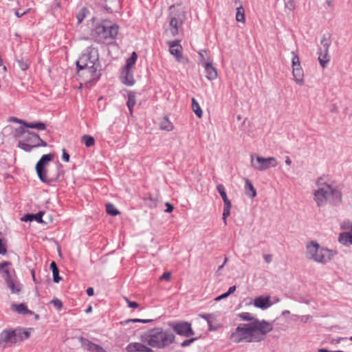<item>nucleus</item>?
I'll use <instances>...</instances> for the list:
<instances>
[{
    "label": "nucleus",
    "instance_id": "obj_51",
    "mask_svg": "<svg viewBox=\"0 0 352 352\" xmlns=\"http://www.w3.org/2000/svg\"><path fill=\"white\" fill-rule=\"evenodd\" d=\"M171 273L170 272H164L160 277L161 280H165L168 281L170 278Z\"/></svg>",
    "mask_w": 352,
    "mask_h": 352
},
{
    "label": "nucleus",
    "instance_id": "obj_56",
    "mask_svg": "<svg viewBox=\"0 0 352 352\" xmlns=\"http://www.w3.org/2000/svg\"><path fill=\"white\" fill-rule=\"evenodd\" d=\"M199 316L200 318L206 320L207 321V323L208 322V321H210V314H200Z\"/></svg>",
    "mask_w": 352,
    "mask_h": 352
},
{
    "label": "nucleus",
    "instance_id": "obj_3",
    "mask_svg": "<svg viewBox=\"0 0 352 352\" xmlns=\"http://www.w3.org/2000/svg\"><path fill=\"white\" fill-rule=\"evenodd\" d=\"M317 185L318 189L314 192V200L318 207L324 206L327 202L335 206L342 203V192L337 186L327 183L323 177L318 178Z\"/></svg>",
    "mask_w": 352,
    "mask_h": 352
},
{
    "label": "nucleus",
    "instance_id": "obj_40",
    "mask_svg": "<svg viewBox=\"0 0 352 352\" xmlns=\"http://www.w3.org/2000/svg\"><path fill=\"white\" fill-rule=\"evenodd\" d=\"M236 20L238 22H242V23H244L245 21V12H244V10H243L242 6H240L236 9Z\"/></svg>",
    "mask_w": 352,
    "mask_h": 352
},
{
    "label": "nucleus",
    "instance_id": "obj_58",
    "mask_svg": "<svg viewBox=\"0 0 352 352\" xmlns=\"http://www.w3.org/2000/svg\"><path fill=\"white\" fill-rule=\"evenodd\" d=\"M236 288V286H235V285L230 287L228 289V292H226V294L228 295V296H229L230 294H233V293L235 292Z\"/></svg>",
    "mask_w": 352,
    "mask_h": 352
},
{
    "label": "nucleus",
    "instance_id": "obj_15",
    "mask_svg": "<svg viewBox=\"0 0 352 352\" xmlns=\"http://www.w3.org/2000/svg\"><path fill=\"white\" fill-rule=\"evenodd\" d=\"M127 352H153V350L140 342H131L126 347Z\"/></svg>",
    "mask_w": 352,
    "mask_h": 352
},
{
    "label": "nucleus",
    "instance_id": "obj_26",
    "mask_svg": "<svg viewBox=\"0 0 352 352\" xmlns=\"http://www.w3.org/2000/svg\"><path fill=\"white\" fill-rule=\"evenodd\" d=\"M11 263L8 261H5L3 263H0V273L3 275V277L5 279V281L8 280L9 279L12 278L10 272L8 269L6 268L8 265H10Z\"/></svg>",
    "mask_w": 352,
    "mask_h": 352
},
{
    "label": "nucleus",
    "instance_id": "obj_38",
    "mask_svg": "<svg viewBox=\"0 0 352 352\" xmlns=\"http://www.w3.org/2000/svg\"><path fill=\"white\" fill-rule=\"evenodd\" d=\"M106 212L108 214L113 217L118 215L120 213L118 210L111 203H107L106 204Z\"/></svg>",
    "mask_w": 352,
    "mask_h": 352
},
{
    "label": "nucleus",
    "instance_id": "obj_39",
    "mask_svg": "<svg viewBox=\"0 0 352 352\" xmlns=\"http://www.w3.org/2000/svg\"><path fill=\"white\" fill-rule=\"evenodd\" d=\"M145 204L150 207V208H154L157 206V200L156 198L153 197L151 195H148V196H146L144 198Z\"/></svg>",
    "mask_w": 352,
    "mask_h": 352
},
{
    "label": "nucleus",
    "instance_id": "obj_18",
    "mask_svg": "<svg viewBox=\"0 0 352 352\" xmlns=\"http://www.w3.org/2000/svg\"><path fill=\"white\" fill-rule=\"evenodd\" d=\"M43 214L44 212L43 211H39L36 214L28 213L21 217V220L25 222L36 221L38 223H43Z\"/></svg>",
    "mask_w": 352,
    "mask_h": 352
},
{
    "label": "nucleus",
    "instance_id": "obj_25",
    "mask_svg": "<svg viewBox=\"0 0 352 352\" xmlns=\"http://www.w3.org/2000/svg\"><path fill=\"white\" fill-rule=\"evenodd\" d=\"M331 35L329 33L324 34L320 40V47L318 49H322L323 51L329 52V46L331 45Z\"/></svg>",
    "mask_w": 352,
    "mask_h": 352
},
{
    "label": "nucleus",
    "instance_id": "obj_53",
    "mask_svg": "<svg viewBox=\"0 0 352 352\" xmlns=\"http://www.w3.org/2000/svg\"><path fill=\"white\" fill-rule=\"evenodd\" d=\"M91 352H107L101 346L96 344L94 350Z\"/></svg>",
    "mask_w": 352,
    "mask_h": 352
},
{
    "label": "nucleus",
    "instance_id": "obj_43",
    "mask_svg": "<svg viewBox=\"0 0 352 352\" xmlns=\"http://www.w3.org/2000/svg\"><path fill=\"white\" fill-rule=\"evenodd\" d=\"M153 320H146V319H138V318H134V319H127L124 321H122L120 323L123 325L127 324L130 322H141V323H148L153 322Z\"/></svg>",
    "mask_w": 352,
    "mask_h": 352
},
{
    "label": "nucleus",
    "instance_id": "obj_47",
    "mask_svg": "<svg viewBox=\"0 0 352 352\" xmlns=\"http://www.w3.org/2000/svg\"><path fill=\"white\" fill-rule=\"evenodd\" d=\"M285 8L289 9L291 11H293L296 8V4L294 3V0H288L285 3Z\"/></svg>",
    "mask_w": 352,
    "mask_h": 352
},
{
    "label": "nucleus",
    "instance_id": "obj_8",
    "mask_svg": "<svg viewBox=\"0 0 352 352\" xmlns=\"http://www.w3.org/2000/svg\"><path fill=\"white\" fill-rule=\"evenodd\" d=\"M54 155L51 153L43 155L36 164V171L39 179L45 184H50L52 182L58 179L60 174L63 172V165L60 163L56 164L57 174L55 177L48 178L47 176L45 166L53 159Z\"/></svg>",
    "mask_w": 352,
    "mask_h": 352
},
{
    "label": "nucleus",
    "instance_id": "obj_27",
    "mask_svg": "<svg viewBox=\"0 0 352 352\" xmlns=\"http://www.w3.org/2000/svg\"><path fill=\"white\" fill-rule=\"evenodd\" d=\"M338 241L340 243L346 246L352 245V234L347 232L340 233Z\"/></svg>",
    "mask_w": 352,
    "mask_h": 352
},
{
    "label": "nucleus",
    "instance_id": "obj_44",
    "mask_svg": "<svg viewBox=\"0 0 352 352\" xmlns=\"http://www.w3.org/2000/svg\"><path fill=\"white\" fill-rule=\"evenodd\" d=\"M34 140H36V144H34V148H38L40 146H47V144L46 142H45L43 140H42L39 135H35Z\"/></svg>",
    "mask_w": 352,
    "mask_h": 352
},
{
    "label": "nucleus",
    "instance_id": "obj_5",
    "mask_svg": "<svg viewBox=\"0 0 352 352\" xmlns=\"http://www.w3.org/2000/svg\"><path fill=\"white\" fill-rule=\"evenodd\" d=\"M119 26L116 24H111L104 21L98 24L92 31L91 35L98 43L112 44L115 41L118 34Z\"/></svg>",
    "mask_w": 352,
    "mask_h": 352
},
{
    "label": "nucleus",
    "instance_id": "obj_42",
    "mask_svg": "<svg viewBox=\"0 0 352 352\" xmlns=\"http://www.w3.org/2000/svg\"><path fill=\"white\" fill-rule=\"evenodd\" d=\"M238 316L245 321H251V322H254V320H258V318H255L252 314L249 312H242L238 314Z\"/></svg>",
    "mask_w": 352,
    "mask_h": 352
},
{
    "label": "nucleus",
    "instance_id": "obj_11",
    "mask_svg": "<svg viewBox=\"0 0 352 352\" xmlns=\"http://www.w3.org/2000/svg\"><path fill=\"white\" fill-rule=\"evenodd\" d=\"M172 327L173 331L179 336L190 337L195 335V332L191 327V324L188 322L175 323Z\"/></svg>",
    "mask_w": 352,
    "mask_h": 352
},
{
    "label": "nucleus",
    "instance_id": "obj_29",
    "mask_svg": "<svg viewBox=\"0 0 352 352\" xmlns=\"http://www.w3.org/2000/svg\"><path fill=\"white\" fill-rule=\"evenodd\" d=\"M78 340L81 344L82 347L90 352H91L94 350V349L96 344L92 342L91 341H90L89 340L82 338V337H80L78 338Z\"/></svg>",
    "mask_w": 352,
    "mask_h": 352
},
{
    "label": "nucleus",
    "instance_id": "obj_19",
    "mask_svg": "<svg viewBox=\"0 0 352 352\" xmlns=\"http://www.w3.org/2000/svg\"><path fill=\"white\" fill-rule=\"evenodd\" d=\"M204 66L206 72V77L208 80H213L217 78V69L212 65L211 63H205Z\"/></svg>",
    "mask_w": 352,
    "mask_h": 352
},
{
    "label": "nucleus",
    "instance_id": "obj_59",
    "mask_svg": "<svg viewBox=\"0 0 352 352\" xmlns=\"http://www.w3.org/2000/svg\"><path fill=\"white\" fill-rule=\"evenodd\" d=\"M208 330L212 331H216L218 327H214L212 324V321H208Z\"/></svg>",
    "mask_w": 352,
    "mask_h": 352
},
{
    "label": "nucleus",
    "instance_id": "obj_46",
    "mask_svg": "<svg viewBox=\"0 0 352 352\" xmlns=\"http://www.w3.org/2000/svg\"><path fill=\"white\" fill-rule=\"evenodd\" d=\"M124 300L126 301L129 307L132 309H137L139 307V304L135 301H131L128 298L124 297Z\"/></svg>",
    "mask_w": 352,
    "mask_h": 352
},
{
    "label": "nucleus",
    "instance_id": "obj_4",
    "mask_svg": "<svg viewBox=\"0 0 352 352\" xmlns=\"http://www.w3.org/2000/svg\"><path fill=\"white\" fill-rule=\"evenodd\" d=\"M175 335L170 331L164 330L162 327H156L147 331L140 337L141 341L157 349H164L175 340Z\"/></svg>",
    "mask_w": 352,
    "mask_h": 352
},
{
    "label": "nucleus",
    "instance_id": "obj_49",
    "mask_svg": "<svg viewBox=\"0 0 352 352\" xmlns=\"http://www.w3.org/2000/svg\"><path fill=\"white\" fill-rule=\"evenodd\" d=\"M63 155H62V159L64 162H68L69 161L70 156L69 153L66 151L65 148H63L62 150Z\"/></svg>",
    "mask_w": 352,
    "mask_h": 352
},
{
    "label": "nucleus",
    "instance_id": "obj_20",
    "mask_svg": "<svg viewBox=\"0 0 352 352\" xmlns=\"http://www.w3.org/2000/svg\"><path fill=\"white\" fill-rule=\"evenodd\" d=\"M14 60L22 71L28 70L31 65V60L28 56H16Z\"/></svg>",
    "mask_w": 352,
    "mask_h": 352
},
{
    "label": "nucleus",
    "instance_id": "obj_63",
    "mask_svg": "<svg viewBox=\"0 0 352 352\" xmlns=\"http://www.w3.org/2000/svg\"><path fill=\"white\" fill-rule=\"evenodd\" d=\"M12 119L15 122L23 124L24 120H20V119H18L16 118H12Z\"/></svg>",
    "mask_w": 352,
    "mask_h": 352
},
{
    "label": "nucleus",
    "instance_id": "obj_7",
    "mask_svg": "<svg viewBox=\"0 0 352 352\" xmlns=\"http://www.w3.org/2000/svg\"><path fill=\"white\" fill-rule=\"evenodd\" d=\"M30 336L29 331L21 328L4 329L0 334V347L5 349L8 346L27 340Z\"/></svg>",
    "mask_w": 352,
    "mask_h": 352
},
{
    "label": "nucleus",
    "instance_id": "obj_1",
    "mask_svg": "<svg viewBox=\"0 0 352 352\" xmlns=\"http://www.w3.org/2000/svg\"><path fill=\"white\" fill-rule=\"evenodd\" d=\"M273 329L272 324L265 320H256L254 322L238 326L230 334L229 339L234 343L258 342Z\"/></svg>",
    "mask_w": 352,
    "mask_h": 352
},
{
    "label": "nucleus",
    "instance_id": "obj_28",
    "mask_svg": "<svg viewBox=\"0 0 352 352\" xmlns=\"http://www.w3.org/2000/svg\"><path fill=\"white\" fill-rule=\"evenodd\" d=\"M138 59V54L135 52H133L131 56L126 60V64L122 69L132 70Z\"/></svg>",
    "mask_w": 352,
    "mask_h": 352
},
{
    "label": "nucleus",
    "instance_id": "obj_12",
    "mask_svg": "<svg viewBox=\"0 0 352 352\" xmlns=\"http://www.w3.org/2000/svg\"><path fill=\"white\" fill-rule=\"evenodd\" d=\"M16 136L19 138L23 137V139L29 142V144L32 145L36 144V140H34L35 135H38V134L30 132L28 130H26L23 126H19L16 129Z\"/></svg>",
    "mask_w": 352,
    "mask_h": 352
},
{
    "label": "nucleus",
    "instance_id": "obj_33",
    "mask_svg": "<svg viewBox=\"0 0 352 352\" xmlns=\"http://www.w3.org/2000/svg\"><path fill=\"white\" fill-rule=\"evenodd\" d=\"M192 109L199 118H201L202 117V110L198 102L194 98H192Z\"/></svg>",
    "mask_w": 352,
    "mask_h": 352
},
{
    "label": "nucleus",
    "instance_id": "obj_24",
    "mask_svg": "<svg viewBox=\"0 0 352 352\" xmlns=\"http://www.w3.org/2000/svg\"><path fill=\"white\" fill-rule=\"evenodd\" d=\"M318 61L320 65L324 68L327 66V64L329 63L330 58L329 55V52L323 51L322 49H318Z\"/></svg>",
    "mask_w": 352,
    "mask_h": 352
},
{
    "label": "nucleus",
    "instance_id": "obj_62",
    "mask_svg": "<svg viewBox=\"0 0 352 352\" xmlns=\"http://www.w3.org/2000/svg\"><path fill=\"white\" fill-rule=\"evenodd\" d=\"M14 14H15L16 16H17L18 18H20L22 16H23L25 14H26V12H20L19 10H16Z\"/></svg>",
    "mask_w": 352,
    "mask_h": 352
},
{
    "label": "nucleus",
    "instance_id": "obj_54",
    "mask_svg": "<svg viewBox=\"0 0 352 352\" xmlns=\"http://www.w3.org/2000/svg\"><path fill=\"white\" fill-rule=\"evenodd\" d=\"M166 208L165 210V212H168V213L173 212V210L174 209L173 206L168 202L166 203Z\"/></svg>",
    "mask_w": 352,
    "mask_h": 352
},
{
    "label": "nucleus",
    "instance_id": "obj_41",
    "mask_svg": "<svg viewBox=\"0 0 352 352\" xmlns=\"http://www.w3.org/2000/svg\"><path fill=\"white\" fill-rule=\"evenodd\" d=\"M18 146L26 152H30L32 151L33 148H35L34 145L29 144L28 142L25 141L24 140H23V141H20L19 142Z\"/></svg>",
    "mask_w": 352,
    "mask_h": 352
},
{
    "label": "nucleus",
    "instance_id": "obj_23",
    "mask_svg": "<svg viewBox=\"0 0 352 352\" xmlns=\"http://www.w3.org/2000/svg\"><path fill=\"white\" fill-rule=\"evenodd\" d=\"M245 191L247 196L250 198H254L256 195V191L252 183L249 179H245Z\"/></svg>",
    "mask_w": 352,
    "mask_h": 352
},
{
    "label": "nucleus",
    "instance_id": "obj_21",
    "mask_svg": "<svg viewBox=\"0 0 352 352\" xmlns=\"http://www.w3.org/2000/svg\"><path fill=\"white\" fill-rule=\"evenodd\" d=\"M136 104V94L133 91H127V101L126 106L129 109V113L131 116L133 113V107Z\"/></svg>",
    "mask_w": 352,
    "mask_h": 352
},
{
    "label": "nucleus",
    "instance_id": "obj_57",
    "mask_svg": "<svg viewBox=\"0 0 352 352\" xmlns=\"http://www.w3.org/2000/svg\"><path fill=\"white\" fill-rule=\"evenodd\" d=\"M263 258L266 263H270L272 261V256L271 254H264Z\"/></svg>",
    "mask_w": 352,
    "mask_h": 352
},
{
    "label": "nucleus",
    "instance_id": "obj_60",
    "mask_svg": "<svg viewBox=\"0 0 352 352\" xmlns=\"http://www.w3.org/2000/svg\"><path fill=\"white\" fill-rule=\"evenodd\" d=\"M86 292H87V294L89 296H94V288H93V287H88V288L87 289Z\"/></svg>",
    "mask_w": 352,
    "mask_h": 352
},
{
    "label": "nucleus",
    "instance_id": "obj_22",
    "mask_svg": "<svg viewBox=\"0 0 352 352\" xmlns=\"http://www.w3.org/2000/svg\"><path fill=\"white\" fill-rule=\"evenodd\" d=\"M6 283L12 294H19L21 292V285L15 278L9 279Z\"/></svg>",
    "mask_w": 352,
    "mask_h": 352
},
{
    "label": "nucleus",
    "instance_id": "obj_32",
    "mask_svg": "<svg viewBox=\"0 0 352 352\" xmlns=\"http://www.w3.org/2000/svg\"><path fill=\"white\" fill-rule=\"evenodd\" d=\"M50 269L52 271L54 282L56 283H59L62 278L59 276L58 267L54 261L50 263Z\"/></svg>",
    "mask_w": 352,
    "mask_h": 352
},
{
    "label": "nucleus",
    "instance_id": "obj_64",
    "mask_svg": "<svg viewBox=\"0 0 352 352\" xmlns=\"http://www.w3.org/2000/svg\"><path fill=\"white\" fill-rule=\"evenodd\" d=\"M285 164L288 166L291 165L292 164V160L291 159L289 158V157L287 156L285 157Z\"/></svg>",
    "mask_w": 352,
    "mask_h": 352
},
{
    "label": "nucleus",
    "instance_id": "obj_6",
    "mask_svg": "<svg viewBox=\"0 0 352 352\" xmlns=\"http://www.w3.org/2000/svg\"><path fill=\"white\" fill-rule=\"evenodd\" d=\"M306 249L307 258L320 263H328L335 255V252L320 246L318 243L314 241L307 244Z\"/></svg>",
    "mask_w": 352,
    "mask_h": 352
},
{
    "label": "nucleus",
    "instance_id": "obj_17",
    "mask_svg": "<svg viewBox=\"0 0 352 352\" xmlns=\"http://www.w3.org/2000/svg\"><path fill=\"white\" fill-rule=\"evenodd\" d=\"M272 303L270 301V297H263L259 296L254 299V305L256 307L260 308L261 309H266L271 307Z\"/></svg>",
    "mask_w": 352,
    "mask_h": 352
},
{
    "label": "nucleus",
    "instance_id": "obj_14",
    "mask_svg": "<svg viewBox=\"0 0 352 352\" xmlns=\"http://www.w3.org/2000/svg\"><path fill=\"white\" fill-rule=\"evenodd\" d=\"M168 45L169 46L170 53L175 56L177 60H179L182 57V47L180 45L179 40L168 41Z\"/></svg>",
    "mask_w": 352,
    "mask_h": 352
},
{
    "label": "nucleus",
    "instance_id": "obj_2",
    "mask_svg": "<svg viewBox=\"0 0 352 352\" xmlns=\"http://www.w3.org/2000/svg\"><path fill=\"white\" fill-rule=\"evenodd\" d=\"M76 64L78 75L87 76V81L98 80L102 75L98 50L94 45L84 50Z\"/></svg>",
    "mask_w": 352,
    "mask_h": 352
},
{
    "label": "nucleus",
    "instance_id": "obj_45",
    "mask_svg": "<svg viewBox=\"0 0 352 352\" xmlns=\"http://www.w3.org/2000/svg\"><path fill=\"white\" fill-rule=\"evenodd\" d=\"M50 303L53 304V305L57 310H60L63 307V302H61L60 300L58 298H54L52 300Z\"/></svg>",
    "mask_w": 352,
    "mask_h": 352
},
{
    "label": "nucleus",
    "instance_id": "obj_30",
    "mask_svg": "<svg viewBox=\"0 0 352 352\" xmlns=\"http://www.w3.org/2000/svg\"><path fill=\"white\" fill-rule=\"evenodd\" d=\"M160 128L162 130L171 131L174 127L173 123L165 116L160 122Z\"/></svg>",
    "mask_w": 352,
    "mask_h": 352
},
{
    "label": "nucleus",
    "instance_id": "obj_52",
    "mask_svg": "<svg viewBox=\"0 0 352 352\" xmlns=\"http://www.w3.org/2000/svg\"><path fill=\"white\" fill-rule=\"evenodd\" d=\"M24 128L35 129V122H26L24 121L23 126Z\"/></svg>",
    "mask_w": 352,
    "mask_h": 352
},
{
    "label": "nucleus",
    "instance_id": "obj_16",
    "mask_svg": "<svg viewBox=\"0 0 352 352\" xmlns=\"http://www.w3.org/2000/svg\"><path fill=\"white\" fill-rule=\"evenodd\" d=\"M120 78L121 82L126 86H133L135 82L133 70L122 69Z\"/></svg>",
    "mask_w": 352,
    "mask_h": 352
},
{
    "label": "nucleus",
    "instance_id": "obj_34",
    "mask_svg": "<svg viewBox=\"0 0 352 352\" xmlns=\"http://www.w3.org/2000/svg\"><path fill=\"white\" fill-rule=\"evenodd\" d=\"M232 208V204L231 202L225 203L224 207H223V220L225 225L227 224V218L230 214V210Z\"/></svg>",
    "mask_w": 352,
    "mask_h": 352
},
{
    "label": "nucleus",
    "instance_id": "obj_55",
    "mask_svg": "<svg viewBox=\"0 0 352 352\" xmlns=\"http://www.w3.org/2000/svg\"><path fill=\"white\" fill-rule=\"evenodd\" d=\"M6 248L2 243V240L0 238V254H5L6 253Z\"/></svg>",
    "mask_w": 352,
    "mask_h": 352
},
{
    "label": "nucleus",
    "instance_id": "obj_50",
    "mask_svg": "<svg viewBox=\"0 0 352 352\" xmlns=\"http://www.w3.org/2000/svg\"><path fill=\"white\" fill-rule=\"evenodd\" d=\"M35 129L38 130H45L46 125L45 123L41 122H35Z\"/></svg>",
    "mask_w": 352,
    "mask_h": 352
},
{
    "label": "nucleus",
    "instance_id": "obj_9",
    "mask_svg": "<svg viewBox=\"0 0 352 352\" xmlns=\"http://www.w3.org/2000/svg\"><path fill=\"white\" fill-rule=\"evenodd\" d=\"M251 166L257 170H265L271 167H276L278 165L277 160L274 157H263L254 154L250 156Z\"/></svg>",
    "mask_w": 352,
    "mask_h": 352
},
{
    "label": "nucleus",
    "instance_id": "obj_37",
    "mask_svg": "<svg viewBox=\"0 0 352 352\" xmlns=\"http://www.w3.org/2000/svg\"><path fill=\"white\" fill-rule=\"evenodd\" d=\"M217 189L219 193L220 194L224 204L231 202L228 198L225 188L223 184H218L217 186Z\"/></svg>",
    "mask_w": 352,
    "mask_h": 352
},
{
    "label": "nucleus",
    "instance_id": "obj_31",
    "mask_svg": "<svg viewBox=\"0 0 352 352\" xmlns=\"http://www.w3.org/2000/svg\"><path fill=\"white\" fill-rule=\"evenodd\" d=\"M12 307H14V310L16 311L17 313L26 315V314H32L33 312L30 310H29L27 307V306L23 303H20L18 305H13Z\"/></svg>",
    "mask_w": 352,
    "mask_h": 352
},
{
    "label": "nucleus",
    "instance_id": "obj_61",
    "mask_svg": "<svg viewBox=\"0 0 352 352\" xmlns=\"http://www.w3.org/2000/svg\"><path fill=\"white\" fill-rule=\"evenodd\" d=\"M227 297H228V295L226 294V293H224V294H221V295H220V296H219L216 297V298H214V300H216V301H219V300H222V299H224V298H227Z\"/></svg>",
    "mask_w": 352,
    "mask_h": 352
},
{
    "label": "nucleus",
    "instance_id": "obj_10",
    "mask_svg": "<svg viewBox=\"0 0 352 352\" xmlns=\"http://www.w3.org/2000/svg\"><path fill=\"white\" fill-rule=\"evenodd\" d=\"M292 74L294 80L297 84L302 85L304 84V73L300 66V58L295 52H292Z\"/></svg>",
    "mask_w": 352,
    "mask_h": 352
},
{
    "label": "nucleus",
    "instance_id": "obj_36",
    "mask_svg": "<svg viewBox=\"0 0 352 352\" xmlns=\"http://www.w3.org/2000/svg\"><path fill=\"white\" fill-rule=\"evenodd\" d=\"M81 141L87 147H91L94 145L95 140L94 138L89 135H84L81 138Z\"/></svg>",
    "mask_w": 352,
    "mask_h": 352
},
{
    "label": "nucleus",
    "instance_id": "obj_13",
    "mask_svg": "<svg viewBox=\"0 0 352 352\" xmlns=\"http://www.w3.org/2000/svg\"><path fill=\"white\" fill-rule=\"evenodd\" d=\"M184 22V16L180 14H176L170 16V27L171 28L170 32L173 36L179 34V28L181 27Z\"/></svg>",
    "mask_w": 352,
    "mask_h": 352
},
{
    "label": "nucleus",
    "instance_id": "obj_35",
    "mask_svg": "<svg viewBox=\"0 0 352 352\" xmlns=\"http://www.w3.org/2000/svg\"><path fill=\"white\" fill-rule=\"evenodd\" d=\"M89 13V10L83 7L80 9V10L76 14V19L78 20V23H81L82 21L86 18L87 14Z\"/></svg>",
    "mask_w": 352,
    "mask_h": 352
},
{
    "label": "nucleus",
    "instance_id": "obj_48",
    "mask_svg": "<svg viewBox=\"0 0 352 352\" xmlns=\"http://www.w3.org/2000/svg\"><path fill=\"white\" fill-rule=\"evenodd\" d=\"M197 338H193L188 340H185L181 343V346L182 347H186L190 346L194 341H195Z\"/></svg>",
    "mask_w": 352,
    "mask_h": 352
}]
</instances>
